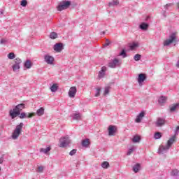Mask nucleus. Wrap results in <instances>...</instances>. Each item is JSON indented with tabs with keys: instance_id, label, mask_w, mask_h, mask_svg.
Segmentation results:
<instances>
[{
	"instance_id": "nucleus-1",
	"label": "nucleus",
	"mask_w": 179,
	"mask_h": 179,
	"mask_svg": "<svg viewBox=\"0 0 179 179\" xmlns=\"http://www.w3.org/2000/svg\"><path fill=\"white\" fill-rule=\"evenodd\" d=\"M174 142H176V136H173L169 138L166 145H161L159 147L158 153H159V155H164V153H167Z\"/></svg>"
},
{
	"instance_id": "nucleus-2",
	"label": "nucleus",
	"mask_w": 179,
	"mask_h": 179,
	"mask_svg": "<svg viewBox=\"0 0 179 179\" xmlns=\"http://www.w3.org/2000/svg\"><path fill=\"white\" fill-rule=\"evenodd\" d=\"M25 107L26 105L24 103H20L17 105L13 109L10 110L9 115L12 120H14V118H16V117L20 115L22 110H24Z\"/></svg>"
},
{
	"instance_id": "nucleus-3",
	"label": "nucleus",
	"mask_w": 179,
	"mask_h": 179,
	"mask_svg": "<svg viewBox=\"0 0 179 179\" xmlns=\"http://www.w3.org/2000/svg\"><path fill=\"white\" fill-rule=\"evenodd\" d=\"M23 125H24L23 122H21L20 123V124L16 126L11 136L12 139H13L14 141H16V139L19 138V136L22 134V129H23Z\"/></svg>"
},
{
	"instance_id": "nucleus-4",
	"label": "nucleus",
	"mask_w": 179,
	"mask_h": 179,
	"mask_svg": "<svg viewBox=\"0 0 179 179\" xmlns=\"http://www.w3.org/2000/svg\"><path fill=\"white\" fill-rule=\"evenodd\" d=\"M177 41H178V40L177 39V33L173 32L171 35H169L168 39L164 41L163 44L164 47H169V45L173 44V43H177Z\"/></svg>"
},
{
	"instance_id": "nucleus-5",
	"label": "nucleus",
	"mask_w": 179,
	"mask_h": 179,
	"mask_svg": "<svg viewBox=\"0 0 179 179\" xmlns=\"http://www.w3.org/2000/svg\"><path fill=\"white\" fill-rule=\"evenodd\" d=\"M20 65H22V59L17 57L14 59V64L12 66V69L13 72H19L20 70Z\"/></svg>"
},
{
	"instance_id": "nucleus-6",
	"label": "nucleus",
	"mask_w": 179,
	"mask_h": 179,
	"mask_svg": "<svg viewBox=\"0 0 179 179\" xmlns=\"http://www.w3.org/2000/svg\"><path fill=\"white\" fill-rule=\"evenodd\" d=\"M69 6H71V1H62L57 6V10H59V12H62V10L68 9Z\"/></svg>"
},
{
	"instance_id": "nucleus-7",
	"label": "nucleus",
	"mask_w": 179,
	"mask_h": 179,
	"mask_svg": "<svg viewBox=\"0 0 179 179\" xmlns=\"http://www.w3.org/2000/svg\"><path fill=\"white\" fill-rule=\"evenodd\" d=\"M59 148H66L71 143V139H69V137L68 136L65 137H62L59 140Z\"/></svg>"
},
{
	"instance_id": "nucleus-8",
	"label": "nucleus",
	"mask_w": 179,
	"mask_h": 179,
	"mask_svg": "<svg viewBox=\"0 0 179 179\" xmlns=\"http://www.w3.org/2000/svg\"><path fill=\"white\" fill-rule=\"evenodd\" d=\"M120 65H121L120 60L117 58H115L108 63V66H109V68L115 69L117 66H120Z\"/></svg>"
},
{
	"instance_id": "nucleus-9",
	"label": "nucleus",
	"mask_w": 179,
	"mask_h": 179,
	"mask_svg": "<svg viewBox=\"0 0 179 179\" xmlns=\"http://www.w3.org/2000/svg\"><path fill=\"white\" fill-rule=\"evenodd\" d=\"M44 61L48 65H54V61H55V59H54V57L50 55H45L44 56Z\"/></svg>"
},
{
	"instance_id": "nucleus-10",
	"label": "nucleus",
	"mask_w": 179,
	"mask_h": 179,
	"mask_svg": "<svg viewBox=\"0 0 179 179\" xmlns=\"http://www.w3.org/2000/svg\"><path fill=\"white\" fill-rule=\"evenodd\" d=\"M117 127L114 125H110L108 128V132L109 136H114L117 132Z\"/></svg>"
},
{
	"instance_id": "nucleus-11",
	"label": "nucleus",
	"mask_w": 179,
	"mask_h": 179,
	"mask_svg": "<svg viewBox=\"0 0 179 179\" xmlns=\"http://www.w3.org/2000/svg\"><path fill=\"white\" fill-rule=\"evenodd\" d=\"M76 92H78L76 87H71L69 90V97H70V99L75 98V96H76Z\"/></svg>"
},
{
	"instance_id": "nucleus-12",
	"label": "nucleus",
	"mask_w": 179,
	"mask_h": 179,
	"mask_svg": "<svg viewBox=\"0 0 179 179\" xmlns=\"http://www.w3.org/2000/svg\"><path fill=\"white\" fill-rule=\"evenodd\" d=\"M145 80H146V74L140 73L137 79L139 86H142Z\"/></svg>"
},
{
	"instance_id": "nucleus-13",
	"label": "nucleus",
	"mask_w": 179,
	"mask_h": 179,
	"mask_svg": "<svg viewBox=\"0 0 179 179\" xmlns=\"http://www.w3.org/2000/svg\"><path fill=\"white\" fill-rule=\"evenodd\" d=\"M53 50L56 51V52H61V51L64 50V44L62 43L55 44L53 46Z\"/></svg>"
},
{
	"instance_id": "nucleus-14",
	"label": "nucleus",
	"mask_w": 179,
	"mask_h": 179,
	"mask_svg": "<svg viewBox=\"0 0 179 179\" xmlns=\"http://www.w3.org/2000/svg\"><path fill=\"white\" fill-rule=\"evenodd\" d=\"M34 113H24V112H22L20 113V115H19V117L21 119V120H23L24 118H31V117H34Z\"/></svg>"
},
{
	"instance_id": "nucleus-15",
	"label": "nucleus",
	"mask_w": 179,
	"mask_h": 179,
	"mask_svg": "<svg viewBox=\"0 0 179 179\" xmlns=\"http://www.w3.org/2000/svg\"><path fill=\"white\" fill-rule=\"evenodd\" d=\"M106 72H107V67H101V71L99 72L98 78L99 79H103L106 76Z\"/></svg>"
},
{
	"instance_id": "nucleus-16",
	"label": "nucleus",
	"mask_w": 179,
	"mask_h": 179,
	"mask_svg": "<svg viewBox=\"0 0 179 179\" xmlns=\"http://www.w3.org/2000/svg\"><path fill=\"white\" fill-rule=\"evenodd\" d=\"M72 120L79 121L82 120V115L79 113V112H74L73 114L71 115Z\"/></svg>"
},
{
	"instance_id": "nucleus-17",
	"label": "nucleus",
	"mask_w": 179,
	"mask_h": 179,
	"mask_svg": "<svg viewBox=\"0 0 179 179\" xmlns=\"http://www.w3.org/2000/svg\"><path fill=\"white\" fill-rule=\"evenodd\" d=\"M143 117H145V112L141 111L136 117L135 122H137V124H139L142 122V120H143Z\"/></svg>"
},
{
	"instance_id": "nucleus-18",
	"label": "nucleus",
	"mask_w": 179,
	"mask_h": 179,
	"mask_svg": "<svg viewBox=\"0 0 179 179\" xmlns=\"http://www.w3.org/2000/svg\"><path fill=\"white\" fill-rule=\"evenodd\" d=\"M166 124V120L163 118H158L156 122V126L157 127H163Z\"/></svg>"
},
{
	"instance_id": "nucleus-19",
	"label": "nucleus",
	"mask_w": 179,
	"mask_h": 179,
	"mask_svg": "<svg viewBox=\"0 0 179 179\" xmlns=\"http://www.w3.org/2000/svg\"><path fill=\"white\" fill-rule=\"evenodd\" d=\"M89 145H90V141H89V138H85V139L83 140L82 146L83 148H88Z\"/></svg>"
},
{
	"instance_id": "nucleus-20",
	"label": "nucleus",
	"mask_w": 179,
	"mask_h": 179,
	"mask_svg": "<svg viewBox=\"0 0 179 179\" xmlns=\"http://www.w3.org/2000/svg\"><path fill=\"white\" fill-rule=\"evenodd\" d=\"M33 66V64H31V62L30 60H27L24 63V67L26 68V69H30Z\"/></svg>"
},
{
	"instance_id": "nucleus-21",
	"label": "nucleus",
	"mask_w": 179,
	"mask_h": 179,
	"mask_svg": "<svg viewBox=\"0 0 179 179\" xmlns=\"http://www.w3.org/2000/svg\"><path fill=\"white\" fill-rule=\"evenodd\" d=\"M132 142L134 143H139V142H141V136L139 135L134 136L132 138Z\"/></svg>"
},
{
	"instance_id": "nucleus-22",
	"label": "nucleus",
	"mask_w": 179,
	"mask_h": 179,
	"mask_svg": "<svg viewBox=\"0 0 179 179\" xmlns=\"http://www.w3.org/2000/svg\"><path fill=\"white\" fill-rule=\"evenodd\" d=\"M119 3L120 1H118V0H113V1L108 3V6L111 8V6H117Z\"/></svg>"
},
{
	"instance_id": "nucleus-23",
	"label": "nucleus",
	"mask_w": 179,
	"mask_h": 179,
	"mask_svg": "<svg viewBox=\"0 0 179 179\" xmlns=\"http://www.w3.org/2000/svg\"><path fill=\"white\" fill-rule=\"evenodd\" d=\"M167 101V97L162 96L161 97L159 98L158 99V103L159 104H164Z\"/></svg>"
},
{
	"instance_id": "nucleus-24",
	"label": "nucleus",
	"mask_w": 179,
	"mask_h": 179,
	"mask_svg": "<svg viewBox=\"0 0 179 179\" xmlns=\"http://www.w3.org/2000/svg\"><path fill=\"white\" fill-rule=\"evenodd\" d=\"M139 170H141V164H136L134 166H133V171L134 173H138Z\"/></svg>"
},
{
	"instance_id": "nucleus-25",
	"label": "nucleus",
	"mask_w": 179,
	"mask_h": 179,
	"mask_svg": "<svg viewBox=\"0 0 179 179\" xmlns=\"http://www.w3.org/2000/svg\"><path fill=\"white\" fill-rule=\"evenodd\" d=\"M171 176L172 177H178V176H179L178 169H173L171 172Z\"/></svg>"
},
{
	"instance_id": "nucleus-26",
	"label": "nucleus",
	"mask_w": 179,
	"mask_h": 179,
	"mask_svg": "<svg viewBox=\"0 0 179 179\" xmlns=\"http://www.w3.org/2000/svg\"><path fill=\"white\" fill-rule=\"evenodd\" d=\"M36 114L38 117H41V115H44V108H40L36 110Z\"/></svg>"
},
{
	"instance_id": "nucleus-27",
	"label": "nucleus",
	"mask_w": 179,
	"mask_h": 179,
	"mask_svg": "<svg viewBox=\"0 0 179 179\" xmlns=\"http://www.w3.org/2000/svg\"><path fill=\"white\" fill-rule=\"evenodd\" d=\"M57 90H58V84H53L51 87H50V91L52 93H55V92H57Z\"/></svg>"
},
{
	"instance_id": "nucleus-28",
	"label": "nucleus",
	"mask_w": 179,
	"mask_h": 179,
	"mask_svg": "<svg viewBox=\"0 0 179 179\" xmlns=\"http://www.w3.org/2000/svg\"><path fill=\"white\" fill-rule=\"evenodd\" d=\"M177 108H179V103H176V104H173V106H171L170 107V111L171 113H173V111H176L177 110Z\"/></svg>"
},
{
	"instance_id": "nucleus-29",
	"label": "nucleus",
	"mask_w": 179,
	"mask_h": 179,
	"mask_svg": "<svg viewBox=\"0 0 179 179\" xmlns=\"http://www.w3.org/2000/svg\"><path fill=\"white\" fill-rule=\"evenodd\" d=\"M140 29L141 30H146L149 27V24L147 23L143 22L139 26Z\"/></svg>"
},
{
	"instance_id": "nucleus-30",
	"label": "nucleus",
	"mask_w": 179,
	"mask_h": 179,
	"mask_svg": "<svg viewBox=\"0 0 179 179\" xmlns=\"http://www.w3.org/2000/svg\"><path fill=\"white\" fill-rule=\"evenodd\" d=\"M50 38L52 40H55V38H58V34L55 32H51L49 36Z\"/></svg>"
},
{
	"instance_id": "nucleus-31",
	"label": "nucleus",
	"mask_w": 179,
	"mask_h": 179,
	"mask_svg": "<svg viewBox=\"0 0 179 179\" xmlns=\"http://www.w3.org/2000/svg\"><path fill=\"white\" fill-rule=\"evenodd\" d=\"M110 89H111V87L110 86L105 87L104 92H103L104 96H107V94L110 93Z\"/></svg>"
},
{
	"instance_id": "nucleus-32",
	"label": "nucleus",
	"mask_w": 179,
	"mask_h": 179,
	"mask_svg": "<svg viewBox=\"0 0 179 179\" xmlns=\"http://www.w3.org/2000/svg\"><path fill=\"white\" fill-rule=\"evenodd\" d=\"M51 150V148L48 147L46 148H41L40 152H43V153H45V155H47L48 152H50Z\"/></svg>"
},
{
	"instance_id": "nucleus-33",
	"label": "nucleus",
	"mask_w": 179,
	"mask_h": 179,
	"mask_svg": "<svg viewBox=\"0 0 179 179\" xmlns=\"http://www.w3.org/2000/svg\"><path fill=\"white\" fill-rule=\"evenodd\" d=\"M131 50H135V48H137V47H139V43H133L130 45Z\"/></svg>"
},
{
	"instance_id": "nucleus-34",
	"label": "nucleus",
	"mask_w": 179,
	"mask_h": 179,
	"mask_svg": "<svg viewBox=\"0 0 179 179\" xmlns=\"http://www.w3.org/2000/svg\"><path fill=\"white\" fill-rule=\"evenodd\" d=\"M102 169H108L110 167V164L108 162H103L101 164Z\"/></svg>"
},
{
	"instance_id": "nucleus-35",
	"label": "nucleus",
	"mask_w": 179,
	"mask_h": 179,
	"mask_svg": "<svg viewBox=\"0 0 179 179\" xmlns=\"http://www.w3.org/2000/svg\"><path fill=\"white\" fill-rule=\"evenodd\" d=\"M7 57H8V59H15L16 56L15 55V53L10 52V53H8Z\"/></svg>"
},
{
	"instance_id": "nucleus-36",
	"label": "nucleus",
	"mask_w": 179,
	"mask_h": 179,
	"mask_svg": "<svg viewBox=\"0 0 179 179\" xmlns=\"http://www.w3.org/2000/svg\"><path fill=\"white\" fill-rule=\"evenodd\" d=\"M155 139H160L162 138V133L160 132H156L154 135Z\"/></svg>"
},
{
	"instance_id": "nucleus-37",
	"label": "nucleus",
	"mask_w": 179,
	"mask_h": 179,
	"mask_svg": "<svg viewBox=\"0 0 179 179\" xmlns=\"http://www.w3.org/2000/svg\"><path fill=\"white\" fill-rule=\"evenodd\" d=\"M100 92H101V89L100 87L96 88L95 92V97H99L100 96Z\"/></svg>"
},
{
	"instance_id": "nucleus-38",
	"label": "nucleus",
	"mask_w": 179,
	"mask_h": 179,
	"mask_svg": "<svg viewBox=\"0 0 179 179\" xmlns=\"http://www.w3.org/2000/svg\"><path fill=\"white\" fill-rule=\"evenodd\" d=\"M141 58H142V56L139 54H136L134 55V60L136 61H141Z\"/></svg>"
},
{
	"instance_id": "nucleus-39",
	"label": "nucleus",
	"mask_w": 179,
	"mask_h": 179,
	"mask_svg": "<svg viewBox=\"0 0 179 179\" xmlns=\"http://www.w3.org/2000/svg\"><path fill=\"white\" fill-rule=\"evenodd\" d=\"M134 150H135V148L132 147V148H129L127 152V156H131V155H132V152H134Z\"/></svg>"
},
{
	"instance_id": "nucleus-40",
	"label": "nucleus",
	"mask_w": 179,
	"mask_h": 179,
	"mask_svg": "<svg viewBox=\"0 0 179 179\" xmlns=\"http://www.w3.org/2000/svg\"><path fill=\"white\" fill-rule=\"evenodd\" d=\"M43 171H44V167L42 166H38L36 169L37 173H43Z\"/></svg>"
},
{
	"instance_id": "nucleus-41",
	"label": "nucleus",
	"mask_w": 179,
	"mask_h": 179,
	"mask_svg": "<svg viewBox=\"0 0 179 179\" xmlns=\"http://www.w3.org/2000/svg\"><path fill=\"white\" fill-rule=\"evenodd\" d=\"M21 6H23L24 8L27 6V0H22L20 3Z\"/></svg>"
},
{
	"instance_id": "nucleus-42",
	"label": "nucleus",
	"mask_w": 179,
	"mask_h": 179,
	"mask_svg": "<svg viewBox=\"0 0 179 179\" xmlns=\"http://www.w3.org/2000/svg\"><path fill=\"white\" fill-rule=\"evenodd\" d=\"M120 55H121L123 58H127V53L125 52V50H123L120 53Z\"/></svg>"
},
{
	"instance_id": "nucleus-43",
	"label": "nucleus",
	"mask_w": 179,
	"mask_h": 179,
	"mask_svg": "<svg viewBox=\"0 0 179 179\" xmlns=\"http://www.w3.org/2000/svg\"><path fill=\"white\" fill-rule=\"evenodd\" d=\"M76 152H77L76 149L72 150L69 152L70 156H73V155H76Z\"/></svg>"
},
{
	"instance_id": "nucleus-44",
	"label": "nucleus",
	"mask_w": 179,
	"mask_h": 179,
	"mask_svg": "<svg viewBox=\"0 0 179 179\" xmlns=\"http://www.w3.org/2000/svg\"><path fill=\"white\" fill-rule=\"evenodd\" d=\"M6 43H8V40L5 38H1L0 41V44H6Z\"/></svg>"
},
{
	"instance_id": "nucleus-45",
	"label": "nucleus",
	"mask_w": 179,
	"mask_h": 179,
	"mask_svg": "<svg viewBox=\"0 0 179 179\" xmlns=\"http://www.w3.org/2000/svg\"><path fill=\"white\" fill-rule=\"evenodd\" d=\"M178 132H179V126H178L176 129V131H175V135L174 136H177V135H178ZM175 141H176V138H175Z\"/></svg>"
},
{
	"instance_id": "nucleus-46",
	"label": "nucleus",
	"mask_w": 179,
	"mask_h": 179,
	"mask_svg": "<svg viewBox=\"0 0 179 179\" xmlns=\"http://www.w3.org/2000/svg\"><path fill=\"white\" fill-rule=\"evenodd\" d=\"M171 6H173V4H172V3H168V4H166V5L164 6V8H165L166 10H167V9H169L170 8H171Z\"/></svg>"
},
{
	"instance_id": "nucleus-47",
	"label": "nucleus",
	"mask_w": 179,
	"mask_h": 179,
	"mask_svg": "<svg viewBox=\"0 0 179 179\" xmlns=\"http://www.w3.org/2000/svg\"><path fill=\"white\" fill-rule=\"evenodd\" d=\"M110 42L108 41V39H106V43L104 44V47H108V45H110Z\"/></svg>"
},
{
	"instance_id": "nucleus-48",
	"label": "nucleus",
	"mask_w": 179,
	"mask_h": 179,
	"mask_svg": "<svg viewBox=\"0 0 179 179\" xmlns=\"http://www.w3.org/2000/svg\"><path fill=\"white\" fill-rule=\"evenodd\" d=\"M3 163V157H0V164Z\"/></svg>"
},
{
	"instance_id": "nucleus-49",
	"label": "nucleus",
	"mask_w": 179,
	"mask_h": 179,
	"mask_svg": "<svg viewBox=\"0 0 179 179\" xmlns=\"http://www.w3.org/2000/svg\"><path fill=\"white\" fill-rule=\"evenodd\" d=\"M0 15H3V10L0 11Z\"/></svg>"
}]
</instances>
